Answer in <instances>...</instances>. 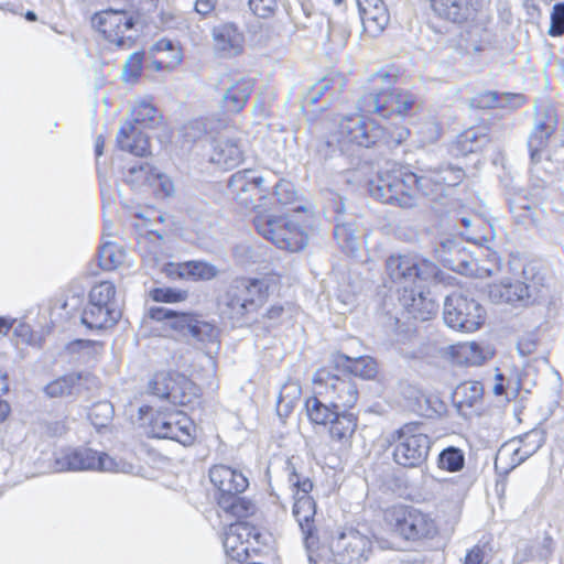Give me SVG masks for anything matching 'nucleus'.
<instances>
[{"label":"nucleus","mask_w":564,"mask_h":564,"mask_svg":"<svg viewBox=\"0 0 564 564\" xmlns=\"http://www.w3.org/2000/svg\"><path fill=\"white\" fill-rule=\"evenodd\" d=\"M188 380L177 372H156L148 382V392L173 405H185L189 402L185 393Z\"/></svg>","instance_id":"nucleus-17"},{"label":"nucleus","mask_w":564,"mask_h":564,"mask_svg":"<svg viewBox=\"0 0 564 564\" xmlns=\"http://www.w3.org/2000/svg\"><path fill=\"white\" fill-rule=\"evenodd\" d=\"M154 188V195L159 199H166L174 197L175 184L173 178L156 167L151 173V181H149Z\"/></svg>","instance_id":"nucleus-51"},{"label":"nucleus","mask_w":564,"mask_h":564,"mask_svg":"<svg viewBox=\"0 0 564 564\" xmlns=\"http://www.w3.org/2000/svg\"><path fill=\"white\" fill-rule=\"evenodd\" d=\"M338 134L344 142L370 149L384 137V129L370 118L350 113L340 119Z\"/></svg>","instance_id":"nucleus-13"},{"label":"nucleus","mask_w":564,"mask_h":564,"mask_svg":"<svg viewBox=\"0 0 564 564\" xmlns=\"http://www.w3.org/2000/svg\"><path fill=\"white\" fill-rule=\"evenodd\" d=\"M270 289L268 278L236 276L218 299L221 314L234 322L243 321L265 304Z\"/></svg>","instance_id":"nucleus-2"},{"label":"nucleus","mask_w":564,"mask_h":564,"mask_svg":"<svg viewBox=\"0 0 564 564\" xmlns=\"http://www.w3.org/2000/svg\"><path fill=\"white\" fill-rule=\"evenodd\" d=\"M252 87L247 82H238L231 85L219 101V107L225 115H236L243 109Z\"/></svg>","instance_id":"nucleus-34"},{"label":"nucleus","mask_w":564,"mask_h":564,"mask_svg":"<svg viewBox=\"0 0 564 564\" xmlns=\"http://www.w3.org/2000/svg\"><path fill=\"white\" fill-rule=\"evenodd\" d=\"M305 410L310 422L317 425H326L329 423L335 412L338 411V409L332 406L330 401L325 403L316 395L310 397L305 401Z\"/></svg>","instance_id":"nucleus-44"},{"label":"nucleus","mask_w":564,"mask_h":564,"mask_svg":"<svg viewBox=\"0 0 564 564\" xmlns=\"http://www.w3.org/2000/svg\"><path fill=\"white\" fill-rule=\"evenodd\" d=\"M213 160L226 169H234L243 161V151L235 139L220 140L214 148Z\"/></svg>","instance_id":"nucleus-39"},{"label":"nucleus","mask_w":564,"mask_h":564,"mask_svg":"<svg viewBox=\"0 0 564 564\" xmlns=\"http://www.w3.org/2000/svg\"><path fill=\"white\" fill-rule=\"evenodd\" d=\"M484 388L479 381L459 383L453 392V402L457 410L475 406L482 398Z\"/></svg>","instance_id":"nucleus-42"},{"label":"nucleus","mask_w":564,"mask_h":564,"mask_svg":"<svg viewBox=\"0 0 564 564\" xmlns=\"http://www.w3.org/2000/svg\"><path fill=\"white\" fill-rule=\"evenodd\" d=\"M187 334L191 335L196 340L205 343L212 341L215 338L216 329L212 323L199 319L194 314L186 335Z\"/></svg>","instance_id":"nucleus-56"},{"label":"nucleus","mask_w":564,"mask_h":564,"mask_svg":"<svg viewBox=\"0 0 564 564\" xmlns=\"http://www.w3.org/2000/svg\"><path fill=\"white\" fill-rule=\"evenodd\" d=\"M465 453L456 446L443 448L437 456V467L448 473H458L465 467Z\"/></svg>","instance_id":"nucleus-47"},{"label":"nucleus","mask_w":564,"mask_h":564,"mask_svg":"<svg viewBox=\"0 0 564 564\" xmlns=\"http://www.w3.org/2000/svg\"><path fill=\"white\" fill-rule=\"evenodd\" d=\"M375 80L380 82V86L373 87L370 91L359 97L358 110L367 113H375L387 119L392 112L399 116L409 115L415 104V96L410 90H401L393 94L392 88L397 83V75H391L388 70L380 69L372 75Z\"/></svg>","instance_id":"nucleus-4"},{"label":"nucleus","mask_w":564,"mask_h":564,"mask_svg":"<svg viewBox=\"0 0 564 564\" xmlns=\"http://www.w3.org/2000/svg\"><path fill=\"white\" fill-rule=\"evenodd\" d=\"M390 534V540L387 544H382L383 549H393L399 551L409 550V541L420 540L427 536L424 531H387Z\"/></svg>","instance_id":"nucleus-53"},{"label":"nucleus","mask_w":564,"mask_h":564,"mask_svg":"<svg viewBox=\"0 0 564 564\" xmlns=\"http://www.w3.org/2000/svg\"><path fill=\"white\" fill-rule=\"evenodd\" d=\"M551 24L547 34L552 37L564 34V2H556L551 12Z\"/></svg>","instance_id":"nucleus-58"},{"label":"nucleus","mask_w":564,"mask_h":564,"mask_svg":"<svg viewBox=\"0 0 564 564\" xmlns=\"http://www.w3.org/2000/svg\"><path fill=\"white\" fill-rule=\"evenodd\" d=\"M193 315L191 312L174 311V315H172L167 326L175 332L186 335Z\"/></svg>","instance_id":"nucleus-62"},{"label":"nucleus","mask_w":564,"mask_h":564,"mask_svg":"<svg viewBox=\"0 0 564 564\" xmlns=\"http://www.w3.org/2000/svg\"><path fill=\"white\" fill-rule=\"evenodd\" d=\"M383 326L387 333L394 337L397 343L405 344L415 335L414 324L409 321H402L397 315L387 314Z\"/></svg>","instance_id":"nucleus-45"},{"label":"nucleus","mask_w":564,"mask_h":564,"mask_svg":"<svg viewBox=\"0 0 564 564\" xmlns=\"http://www.w3.org/2000/svg\"><path fill=\"white\" fill-rule=\"evenodd\" d=\"M386 270L391 281L402 286L405 293L414 285H453L456 280L432 260L412 253L389 256Z\"/></svg>","instance_id":"nucleus-3"},{"label":"nucleus","mask_w":564,"mask_h":564,"mask_svg":"<svg viewBox=\"0 0 564 564\" xmlns=\"http://www.w3.org/2000/svg\"><path fill=\"white\" fill-rule=\"evenodd\" d=\"M413 400V410L420 415L432 419L441 416L446 411L445 403L435 394H426L414 388H409Z\"/></svg>","instance_id":"nucleus-37"},{"label":"nucleus","mask_w":564,"mask_h":564,"mask_svg":"<svg viewBox=\"0 0 564 564\" xmlns=\"http://www.w3.org/2000/svg\"><path fill=\"white\" fill-rule=\"evenodd\" d=\"M112 464L108 454L86 446L68 447L54 459L57 471L110 470Z\"/></svg>","instance_id":"nucleus-15"},{"label":"nucleus","mask_w":564,"mask_h":564,"mask_svg":"<svg viewBox=\"0 0 564 564\" xmlns=\"http://www.w3.org/2000/svg\"><path fill=\"white\" fill-rule=\"evenodd\" d=\"M330 196L327 210L334 213V220L336 223L334 236L346 252L356 256L359 251L360 243L356 235L357 227L355 221H348L346 219L345 197L335 192H332Z\"/></svg>","instance_id":"nucleus-18"},{"label":"nucleus","mask_w":564,"mask_h":564,"mask_svg":"<svg viewBox=\"0 0 564 564\" xmlns=\"http://www.w3.org/2000/svg\"><path fill=\"white\" fill-rule=\"evenodd\" d=\"M89 377L86 372H69L48 382L43 391L51 399L78 397L83 389V381H87Z\"/></svg>","instance_id":"nucleus-29"},{"label":"nucleus","mask_w":564,"mask_h":564,"mask_svg":"<svg viewBox=\"0 0 564 564\" xmlns=\"http://www.w3.org/2000/svg\"><path fill=\"white\" fill-rule=\"evenodd\" d=\"M288 481L293 490V497H306L310 496L314 485L310 477L303 476L297 471L296 462L294 457L288 458L284 462L283 467Z\"/></svg>","instance_id":"nucleus-43"},{"label":"nucleus","mask_w":564,"mask_h":564,"mask_svg":"<svg viewBox=\"0 0 564 564\" xmlns=\"http://www.w3.org/2000/svg\"><path fill=\"white\" fill-rule=\"evenodd\" d=\"M304 546L307 553L308 564L318 562L335 555V531H303Z\"/></svg>","instance_id":"nucleus-24"},{"label":"nucleus","mask_w":564,"mask_h":564,"mask_svg":"<svg viewBox=\"0 0 564 564\" xmlns=\"http://www.w3.org/2000/svg\"><path fill=\"white\" fill-rule=\"evenodd\" d=\"M524 104L525 97L522 94L510 91L499 93L497 90L489 89L477 91L469 100V106L471 108L481 110L506 108L514 110Z\"/></svg>","instance_id":"nucleus-21"},{"label":"nucleus","mask_w":564,"mask_h":564,"mask_svg":"<svg viewBox=\"0 0 564 564\" xmlns=\"http://www.w3.org/2000/svg\"><path fill=\"white\" fill-rule=\"evenodd\" d=\"M383 520L394 529H431L429 516L412 506H392L383 511Z\"/></svg>","instance_id":"nucleus-22"},{"label":"nucleus","mask_w":564,"mask_h":564,"mask_svg":"<svg viewBox=\"0 0 564 564\" xmlns=\"http://www.w3.org/2000/svg\"><path fill=\"white\" fill-rule=\"evenodd\" d=\"M217 505L224 512L235 518L237 522H241L243 529H256L254 525H249L248 522H242L243 519L256 514L258 510L257 505L251 499L238 494L237 496H225L221 499V502Z\"/></svg>","instance_id":"nucleus-32"},{"label":"nucleus","mask_w":564,"mask_h":564,"mask_svg":"<svg viewBox=\"0 0 564 564\" xmlns=\"http://www.w3.org/2000/svg\"><path fill=\"white\" fill-rule=\"evenodd\" d=\"M490 141L486 127H470L456 135L449 147V152L457 158L478 154L487 148Z\"/></svg>","instance_id":"nucleus-23"},{"label":"nucleus","mask_w":564,"mask_h":564,"mask_svg":"<svg viewBox=\"0 0 564 564\" xmlns=\"http://www.w3.org/2000/svg\"><path fill=\"white\" fill-rule=\"evenodd\" d=\"M313 382L325 386L332 393L329 401L335 409L350 410L358 400L357 384L344 370L332 372L325 368L318 369L313 376Z\"/></svg>","instance_id":"nucleus-14"},{"label":"nucleus","mask_w":564,"mask_h":564,"mask_svg":"<svg viewBox=\"0 0 564 564\" xmlns=\"http://www.w3.org/2000/svg\"><path fill=\"white\" fill-rule=\"evenodd\" d=\"M215 47L221 52L238 54L242 50V34L232 22L215 25L212 31Z\"/></svg>","instance_id":"nucleus-33"},{"label":"nucleus","mask_w":564,"mask_h":564,"mask_svg":"<svg viewBox=\"0 0 564 564\" xmlns=\"http://www.w3.org/2000/svg\"><path fill=\"white\" fill-rule=\"evenodd\" d=\"M143 56L142 51H135L128 55L121 70L123 83L135 82L141 76Z\"/></svg>","instance_id":"nucleus-55"},{"label":"nucleus","mask_w":564,"mask_h":564,"mask_svg":"<svg viewBox=\"0 0 564 564\" xmlns=\"http://www.w3.org/2000/svg\"><path fill=\"white\" fill-rule=\"evenodd\" d=\"M163 51H169L172 53L169 64L172 65L173 67L178 65L182 62L181 51L178 48H176L173 41L163 37V39H160L159 41H156L150 48V52H163Z\"/></svg>","instance_id":"nucleus-60"},{"label":"nucleus","mask_w":564,"mask_h":564,"mask_svg":"<svg viewBox=\"0 0 564 564\" xmlns=\"http://www.w3.org/2000/svg\"><path fill=\"white\" fill-rule=\"evenodd\" d=\"M316 513L315 501L311 496L294 498L293 514L299 522L300 529H312L310 523Z\"/></svg>","instance_id":"nucleus-49"},{"label":"nucleus","mask_w":564,"mask_h":564,"mask_svg":"<svg viewBox=\"0 0 564 564\" xmlns=\"http://www.w3.org/2000/svg\"><path fill=\"white\" fill-rule=\"evenodd\" d=\"M246 539L239 531H224L220 535L225 553L228 557L242 563L249 555L250 541L252 531H245Z\"/></svg>","instance_id":"nucleus-35"},{"label":"nucleus","mask_w":564,"mask_h":564,"mask_svg":"<svg viewBox=\"0 0 564 564\" xmlns=\"http://www.w3.org/2000/svg\"><path fill=\"white\" fill-rule=\"evenodd\" d=\"M335 555L347 556L349 561L367 558L366 553L371 549V540L360 531H335Z\"/></svg>","instance_id":"nucleus-26"},{"label":"nucleus","mask_w":564,"mask_h":564,"mask_svg":"<svg viewBox=\"0 0 564 564\" xmlns=\"http://www.w3.org/2000/svg\"><path fill=\"white\" fill-rule=\"evenodd\" d=\"M116 142L121 151L135 156L143 158L150 153L149 137L139 127H132L130 123L120 124L116 134Z\"/></svg>","instance_id":"nucleus-28"},{"label":"nucleus","mask_w":564,"mask_h":564,"mask_svg":"<svg viewBox=\"0 0 564 564\" xmlns=\"http://www.w3.org/2000/svg\"><path fill=\"white\" fill-rule=\"evenodd\" d=\"M430 6L438 19L477 34L487 32L492 22L484 0H430Z\"/></svg>","instance_id":"nucleus-5"},{"label":"nucleus","mask_w":564,"mask_h":564,"mask_svg":"<svg viewBox=\"0 0 564 564\" xmlns=\"http://www.w3.org/2000/svg\"><path fill=\"white\" fill-rule=\"evenodd\" d=\"M420 424L406 423L392 434L393 460L404 468L421 467L431 451V437L419 431Z\"/></svg>","instance_id":"nucleus-9"},{"label":"nucleus","mask_w":564,"mask_h":564,"mask_svg":"<svg viewBox=\"0 0 564 564\" xmlns=\"http://www.w3.org/2000/svg\"><path fill=\"white\" fill-rule=\"evenodd\" d=\"M220 273V270L206 260H188L181 262L176 265L174 271H170L169 274H176L182 279H189L192 281H212L216 279Z\"/></svg>","instance_id":"nucleus-30"},{"label":"nucleus","mask_w":564,"mask_h":564,"mask_svg":"<svg viewBox=\"0 0 564 564\" xmlns=\"http://www.w3.org/2000/svg\"><path fill=\"white\" fill-rule=\"evenodd\" d=\"M485 308L474 297L460 292L445 296L443 321L454 330L470 333L477 330L485 322Z\"/></svg>","instance_id":"nucleus-10"},{"label":"nucleus","mask_w":564,"mask_h":564,"mask_svg":"<svg viewBox=\"0 0 564 564\" xmlns=\"http://www.w3.org/2000/svg\"><path fill=\"white\" fill-rule=\"evenodd\" d=\"M357 427V416L349 410L338 409L329 422V435L332 440L343 442L350 438Z\"/></svg>","instance_id":"nucleus-41"},{"label":"nucleus","mask_w":564,"mask_h":564,"mask_svg":"<svg viewBox=\"0 0 564 564\" xmlns=\"http://www.w3.org/2000/svg\"><path fill=\"white\" fill-rule=\"evenodd\" d=\"M156 108L147 100H140L131 108L122 123H130L132 127L154 128L161 116L158 118Z\"/></svg>","instance_id":"nucleus-40"},{"label":"nucleus","mask_w":564,"mask_h":564,"mask_svg":"<svg viewBox=\"0 0 564 564\" xmlns=\"http://www.w3.org/2000/svg\"><path fill=\"white\" fill-rule=\"evenodd\" d=\"M336 367H343L350 377L372 379L377 375V362L370 356H358L351 358L346 354H337L334 358Z\"/></svg>","instance_id":"nucleus-31"},{"label":"nucleus","mask_w":564,"mask_h":564,"mask_svg":"<svg viewBox=\"0 0 564 564\" xmlns=\"http://www.w3.org/2000/svg\"><path fill=\"white\" fill-rule=\"evenodd\" d=\"M153 169L154 166L150 165L149 163H135L128 169L126 181L129 185H131V187H138L143 182L151 181V173Z\"/></svg>","instance_id":"nucleus-57"},{"label":"nucleus","mask_w":564,"mask_h":564,"mask_svg":"<svg viewBox=\"0 0 564 564\" xmlns=\"http://www.w3.org/2000/svg\"><path fill=\"white\" fill-rule=\"evenodd\" d=\"M557 127V110L551 102L536 101L533 105V128L529 134L527 145L532 164H538L542 158V151L547 147L550 138Z\"/></svg>","instance_id":"nucleus-12"},{"label":"nucleus","mask_w":564,"mask_h":564,"mask_svg":"<svg viewBox=\"0 0 564 564\" xmlns=\"http://www.w3.org/2000/svg\"><path fill=\"white\" fill-rule=\"evenodd\" d=\"M480 223H481L484 231L481 234H475V235L466 232V240L469 242H473L477 246L484 247L487 242L495 239L496 231L490 224H486L484 221H480Z\"/></svg>","instance_id":"nucleus-63"},{"label":"nucleus","mask_w":564,"mask_h":564,"mask_svg":"<svg viewBox=\"0 0 564 564\" xmlns=\"http://www.w3.org/2000/svg\"><path fill=\"white\" fill-rule=\"evenodd\" d=\"M209 479L217 489V503L221 502L225 496H237L249 487L248 477L241 470L227 465H214L209 469Z\"/></svg>","instance_id":"nucleus-19"},{"label":"nucleus","mask_w":564,"mask_h":564,"mask_svg":"<svg viewBox=\"0 0 564 564\" xmlns=\"http://www.w3.org/2000/svg\"><path fill=\"white\" fill-rule=\"evenodd\" d=\"M88 420L91 425L100 431L107 427L113 417V406L109 401H100L91 405L88 411Z\"/></svg>","instance_id":"nucleus-50"},{"label":"nucleus","mask_w":564,"mask_h":564,"mask_svg":"<svg viewBox=\"0 0 564 564\" xmlns=\"http://www.w3.org/2000/svg\"><path fill=\"white\" fill-rule=\"evenodd\" d=\"M489 295L495 302L514 306H527L533 302L532 286L520 280L505 281L494 285Z\"/></svg>","instance_id":"nucleus-25"},{"label":"nucleus","mask_w":564,"mask_h":564,"mask_svg":"<svg viewBox=\"0 0 564 564\" xmlns=\"http://www.w3.org/2000/svg\"><path fill=\"white\" fill-rule=\"evenodd\" d=\"M432 285H414L403 293V307L408 315L416 321H429L436 315L438 303L430 295Z\"/></svg>","instance_id":"nucleus-20"},{"label":"nucleus","mask_w":564,"mask_h":564,"mask_svg":"<svg viewBox=\"0 0 564 564\" xmlns=\"http://www.w3.org/2000/svg\"><path fill=\"white\" fill-rule=\"evenodd\" d=\"M121 317L117 308H109L87 303L80 313V324L88 332H99L111 328Z\"/></svg>","instance_id":"nucleus-27"},{"label":"nucleus","mask_w":564,"mask_h":564,"mask_svg":"<svg viewBox=\"0 0 564 564\" xmlns=\"http://www.w3.org/2000/svg\"><path fill=\"white\" fill-rule=\"evenodd\" d=\"M140 15L126 9L107 8L95 12L91 15V25L106 41L116 44L118 47L126 46L127 40L131 36H124L127 31L133 30L139 22Z\"/></svg>","instance_id":"nucleus-11"},{"label":"nucleus","mask_w":564,"mask_h":564,"mask_svg":"<svg viewBox=\"0 0 564 564\" xmlns=\"http://www.w3.org/2000/svg\"><path fill=\"white\" fill-rule=\"evenodd\" d=\"M184 137L191 141H195L200 139L206 133V126L203 119H193L189 120L183 127Z\"/></svg>","instance_id":"nucleus-64"},{"label":"nucleus","mask_w":564,"mask_h":564,"mask_svg":"<svg viewBox=\"0 0 564 564\" xmlns=\"http://www.w3.org/2000/svg\"><path fill=\"white\" fill-rule=\"evenodd\" d=\"M433 171L440 175L446 193L447 188L458 186L466 176L463 167L452 163H443L438 167L433 169Z\"/></svg>","instance_id":"nucleus-52"},{"label":"nucleus","mask_w":564,"mask_h":564,"mask_svg":"<svg viewBox=\"0 0 564 564\" xmlns=\"http://www.w3.org/2000/svg\"><path fill=\"white\" fill-rule=\"evenodd\" d=\"M116 286L110 281L95 284L88 293V302L98 306L117 308L115 306Z\"/></svg>","instance_id":"nucleus-48"},{"label":"nucleus","mask_w":564,"mask_h":564,"mask_svg":"<svg viewBox=\"0 0 564 564\" xmlns=\"http://www.w3.org/2000/svg\"><path fill=\"white\" fill-rule=\"evenodd\" d=\"M147 434L152 438L170 440L189 446L196 438V426L185 412L160 408L150 417Z\"/></svg>","instance_id":"nucleus-8"},{"label":"nucleus","mask_w":564,"mask_h":564,"mask_svg":"<svg viewBox=\"0 0 564 564\" xmlns=\"http://www.w3.org/2000/svg\"><path fill=\"white\" fill-rule=\"evenodd\" d=\"M228 188L237 203L248 210L257 212V217H265L275 203L286 204L295 195L293 185L283 180L275 183L272 193L264 186V177L252 169L230 175Z\"/></svg>","instance_id":"nucleus-1"},{"label":"nucleus","mask_w":564,"mask_h":564,"mask_svg":"<svg viewBox=\"0 0 564 564\" xmlns=\"http://www.w3.org/2000/svg\"><path fill=\"white\" fill-rule=\"evenodd\" d=\"M414 172L408 166L379 174L376 180L368 183V191L372 198L401 208L416 206L413 194Z\"/></svg>","instance_id":"nucleus-6"},{"label":"nucleus","mask_w":564,"mask_h":564,"mask_svg":"<svg viewBox=\"0 0 564 564\" xmlns=\"http://www.w3.org/2000/svg\"><path fill=\"white\" fill-rule=\"evenodd\" d=\"M484 256L486 257V263L479 268V270L482 272L481 275L491 276L501 270L502 259L496 250L491 249L490 247H486L484 250Z\"/></svg>","instance_id":"nucleus-59"},{"label":"nucleus","mask_w":564,"mask_h":564,"mask_svg":"<svg viewBox=\"0 0 564 564\" xmlns=\"http://www.w3.org/2000/svg\"><path fill=\"white\" fill-rule=\"evenodd\" d=\"M435 252L443 265L462 275L476 274V261L471 252L465 247L462 238L447 237L436 247Z\"/></svg>","instance_id":"nucleus-16"},{"label":"nucleus","mask_w":564,"mask_h":564,"mask_svg":"<svg viewBox=\"0 0 564 564\" xmlns=\"http://www.w3.org/2000/svg\"><path fill=\"white\" fill-rule=\"evenodd\" d=\"M360 20L365 31L376 36L379 35L388 25L390 14L384 2H381L375 9L370 10V12H366V15Z\"/></svg>","instance_id":"nucleus-46"},{"label":"nucleus","mask_w":564,"mask_h":564,"mask_svg":"<svg viewBox=\"0 0 564 564\" xmlns=\"http://www.w3.org/2000/svg\"><path fill=\"white\" fill-rule=\"evenodd\" d=\"M278 7L276 0H249L250 10L259 18L272 15Z\"/></svg>","instance_id":"nucleus-61"},{"label":"nucleus","mask_w":564,"mask_h":564,"mask_svg":"<svg viewBox=\"0 0 564 564\" xmlns=\"http://www.w3.org/2000/svg\"><path fill=\"white\" fill-rule=\"evenodd\" d=\"M150 297L158 303H180L188 297V291L172 286H158L150 291Z\"/></svg>","instance_id":"nucleus-54"},{"label":"nucleus","mask_w":564,"mask_h":564,"mask_svg":"<svg viewBox=\"0 0 564 564\" xmlns=\"http://www.w3.org/2000/svg\"><path fill=\"white\" fill-rule=\"evenodd\" d=\"M253 223L258 234L272 241L279 249L300 252L308 245V234L304 227L286 215L256 217Z\"/></svg>","instance_id":"nucleus-7"},{"label":"nucleus","mask_w":564,"mask_h":564,"mask_svg":"<svg viewBox=\"0 0 564 564\" xmlns=\"http://www.w3.org/2000/svg\"><path fill=\"white\" fill-rule=\"evenodd\" d=\"M449 354L453 362L459 366H479L487 358L481 345L475 341L452 345Z\"/></svg>","instance_id":"nucleus-38"},{"label":"nucleus","mask_w":564,"mask_h":564,"mask_svg":"<svg viewBox=\"0 0 564 564\" xmlns=\"http://www.w3.org/2000/svg\"><path fill=\"white\" fill-rule=\"evenodd\" d=\"M415 191L433 202L441 200L447 195L440 175L435 174L432 169L423 174L414 172L413 193Z\"/></svg>","instance_id":"nucleus-36"}]
</instances>
